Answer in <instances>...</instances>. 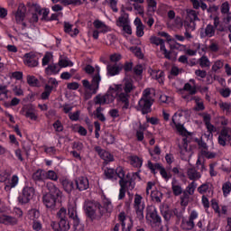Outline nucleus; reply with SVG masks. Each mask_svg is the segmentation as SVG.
I'll return each instance as SVG.
<instances>
[{"mask_svg":"<svg viewBox=\"0 0 231 231\" xmlns=\"http://www.w3.org/2000/svg\"><path fill=\"white\" fill-rule=\"evenodd\" d=\"M107 75L110 77H115V75H118L123 69L124 65L122 64H115V65H107Z\"/></svg>","mask_w":231,"mask_h":231,"instance_id":"nucleus-20","label":"nucleus"},{"mask_svg":"<svg viewBox=\"0 0 231 231\" xmlns=\"http://www.w3.org/2000/svg\"><path fill=\"white\" fill-rule=\"evenodd\" d=\"M27 83L29 86L36 88V86H39V79L35 76H27Z\"/></svg>","mask_w":231,"mask_h":231,"instance_id":"nucleus-43","label":"nucleus"},{"mask_svg":"<svg viewBox=\"0 0 231 231\" xmlns=\"http://www.w3.org/2000/svg\"><path fill=\"white\" fill-rule=\"evenodd\" d=\"M204 122L206 124V127L208 133L216 132V127L212 124H210V116H204Z\"/></svg>","mask_w":231,"mask_h":231,"instance_id":"nucleus-39","label":"nucleus"},{"mask_svg":"<svg viewBox=\"0 0 231 231\" xmlns=\"http://www.w3.org/2000/svg\"><path fill=\"white\" fill-rule=\"evenodd\" d=\"M196 143L199 145V149H202V151H208V145L207 143L203 141V139H195Z\"/></svg>","mask_w":231,"mask_h":231,"instance_id":"nucleus-51","label":"nucleus"},{"mask_svg":"<svg viewBox=\"0 0 231 231\" xmlns=\"http://www.w3.org/2000/svg\"><path fill=\"white\" fill-rule=\"evenodd\" d=\"M105 176L108 179V180H113V178H115L116 180V173L115 169H111V168H106L105 170Z\"/></svg>","mask_w":231,"mask_h":231,"instance_id":"nucleus-41","label":"nucleus"},{"mask_svg":"<svg viewBox=\"0 0 231 231\" xmlns=\"http://www.w3.org/2000/svg\"><path fill=\"white\" fill-rule=\"evenodd\" d=\"M24 57V62L26 66H29V68H35L39 65V61L37 60V58H35V54L33 52L26 53Z\"/></svg>","mask_w":231,"mask_h":231,"instance_id":"nucleus-18","label":"nucleus"},{"mask_svg":"<svg viewBox=\"0 0 231 231\" xmlns=\"http://www.w3.org/2000/svg\"><path fill=\"white\" fill-rule=\"evenodd\" d=\"M209 187V183H204L198 188V192H199V194H205L208 190Z\"/></svg>","mask_w":231,"mask_h":231,"instance_id":"nucleus-57","label":"nucleus"},{"mask_svg":"<svg viewBox=\"0 0 231 231\" xmlns=\"http://www.w3.org/2000/svg\"><path fill=\"white\" fill-rule=\"evenodd\" d=\"M24 17H26V5H24V4H20L15 13L16 23H23Z\"/></svg>","mask_w":231,"mask_h":231,"instance_id":"nucleus-19","label":"nucleus"},{"mask_svg":"<svg viewBox=\"0 0 231 231\" xmlns=\"http://www.w3.org/2000/svg\"><path fill=\"white\" fill-rule=\"evenodd\" d=\"M44 176V171L38 170L32 174V180L34 181H41L42 180V177Z\"/></svg>","mask_w":231,"mask_h":231,"instance_id":"nucleus-47","label":"nucleus"},{"mask_svg":"<svg viewBox=\"0 0 231 231\" xmlns=\"http://www.w3.org/2000/svg\"><path fill=\"white\" fill-rule=\"evenodd\" d=\"M231 140V128L224 126L220 131V134L218 136V143L225 147L226 145V142H230Z\"/></svg>","mask_w":231,"mask_h":231,"instance_id":"nucleus-12","label":"nucleus"},{"mask_svg":"<svg viewBox=\"0 0 231 231\" xmlns=\"http://www.w3.org/2000/svg\"><path fill=\"white\" fill-rule=\"evenodd\" d=\"M105 5H108V6H110L113 12L115 13L118 12V7H116V5H118V2L116 0H105Z\"/></svg>","mask_w":231,"mask_h":231,"instance_id":"nucleus-42","label":"nucleus"},{"mask_svg":"<svg viewBox=\"0 0 231 231\" xmlns=\"http://www.w3.org/2000/svg\"><path fill=\"white\" fill-rule=\"evenodd\" d=\"M59 71H60V67L57 64H51L45 69V73L47 75H57Z\"/></svg>","mask_w":231,"mask_h":231,"instance_id":"nucleus-26","label":"nucleus"},{"mask_svg":"<svg viewBox=\"0 0 231 231\" xmlns=\"http://www.w3.org/2000/svg\"><path fill=\"white\" fill-rule=\"evenodd\" d=\"M59 66L60 68H68V66H73V62L68 60H60Z\"/></svg>","mask_w":231,"mask_h":231,"instance_id":"nucleus-62","label":"nucleus"},{"mask_svg":"<svg viewBox=\"0 0 231 231\" xmlns=\"http://www.w3.org/2000/svg\"><path fill=\"white\" fill-rule=\"evenodd\" d=\"M189 199H190V194L183 190L182 195L180 196V205L182 207H187V205H189Z\"/></svg>","mask_w":231,"mask_h":231,"instance_id":"nucleus-35","label":"nucleus"},{"mask_svg":"<svg viewBox=\"0 0 231 231\" xmlns=\"http://www.w3.org/2000/svg\"><path fill=\"white\" fill-rule=\"evenodd\" d=\"M52 125L57 133H62V131H64V126L59 120H57Z\"/></svg>","mask_w":231,"mask_h":231,"instance_id":"nucleus-58","label":"nucleus"},{"mask_svg":"<svg viewBox=\"0 0 231 231\" xmlns=\"http://www.w3.org/2000/svg\"><path fill=\"white\" fill-rule=\"evenodd\" d=\"M188 177L189 180H199L201 174L196 171L194 168L188 169Z\"/></svg>","mask_w":231,"mask_h":231,"instance_id":"nucleus-31","label":"nucleus"},{"mask_svg":"<svg viewBox=\"0 0 231 231\" xmlns=\"http://www.w3.org/2000/svg\"><path fill=\"white\" fill-rule=\"evenodd\" d=\"M119 102H122V109H129V94L122 92L118 96Z\"/></svg>","mask_w":231,"mask_h":231,"instance_id":"nucleus-21","label":"nucleus"},{"mask_svg":"<svg viewBox=\"0 0 231 231\" xmlns=\"http://www.w3.org/2000/svg\"><path fill=\"white\" fill-rule=\"evenodd\" d=\"M150 42L152 44H155V46H160L162 42H163V39L158 38L156 36H152L150 38Z\"/></svg>","mask_w":231,"mask_h":231,"instance_id":"nucleus-59","label":"nucleus"},{"mask_svg":"<svg viewBox=\"0 0 231 231\" xmlns=\"http://www.w3.org/2000/svg\"><path fill=\"white\" fill-rule=\"evenodd\" d=\"M176 179H173L171 181V190L174 196H181V194L183 193V189L180 185L176 184Z\"/></svg>","mask_w":231,"mask_h":231,"instance_id":"nucleus-25","label":"nucleus"},{"mask_svg":"<svg viewBox=\"0 0 231 231\" xmlns=\"http://www.w3.org/2000/svg\"><path fill=\"white\" fill-rule=\"evenodd\" d=\"M33 196H35V189L26 186L23 188L22 194L18 197V201L22 205L30 203V200L33 199Z\"/></svg>","mask_w":231,"mask_h":231,"instance_id":"nucleus-6","label":"nucleus"},{"mask_svg":"<svg viewBox=\"0 0 231 231\" xmlns=\"http://www.w3.org/2000/svg\"><path fill=\"white\" fill-rule=\"evenodd\" d=\"M142 199H143L142 195L135 194L134 208L139 221H143V210H145V203H142Z\"/></svg>","mask_w":231,"mask_h":231,"instance_id":"nucleus-8","label":"nucleus"},{"mask_svg":"<svg viewBox=\"0 0 231 231\" xmlns=\"http://www.w3.org/2000/svg\"><path fill=\"white\" fill-rule=\"evenodd\" d=\"M94 149L96 152H97V154L100 156V158H102V160L105 162H113V160H115L113 155L108 152H106V150L102 149V147L96 146Z\"/></svg>","mask_w":231,"mask_h":231,"instance_id":"nucleus-17","label":"nucleus"},{"mask_svg":"<svg viewBox=\"0 0 231 231\" xmlns=\"http://www.w3.org/2000/svg\"><path fill=\"white\" fill-rule=\"evenodd\" d=\"M199 66H201L202 68H210V60H208V58H207V56H202L199 60Z\"/></svg>","mask_w":231,"mask_h":231,"instance_id":"nucleus-44","label":"nucleus"},{"mask_svg":"<svg viewBox=\"0 0 231 231\" xmlns=\"http://www.w3.org/2000/svg\"><path fill=\"white\" fill-rule=\"evenodd\" d=\"M214 35H216V27L212 24H208L205 29L200 30V39L214 37Z\"/></svg>","mask_w":231,"mask_h":231,"instance_id":"nucleus-15","label":"nucleus"},{"mask_svg":"<svg viewBox=\"0 0 231 231\" xmlns=\"http://www.w3.org/2000/svg\"><path fill=\"white\" fill-rule=\"evenodd\" d=\"M153 102L154 99L151 94V88L144 89L143 97L139 100L138 103V109L140 112H142V115H148V113H151V106H152Z\"/></svg>","mask_w":231,"mask_h":231,"instance_id":"nucleus-2","label":"nucleus"},{"mask_svg":"<svg viewBox=\"0 0 231 231\" xmlns=\"http://www.w3.org/2000/svg\"><path fill=\"white\" fill-rule=\"evenodd\" d=\"M19 182V178L17 177V175H14L12 177L11 181H8L5 187V190H11L12 189H14V187H15V185H17V183Z\"/></svg>","mask_w":231,"mask_h":231,"instance_id":"nucleus-29","label":"nucleus"},{"mask_svg":"<svg viewBox=\"0 0 231 231\" xmlns=\"http://www.w3.org/2000/svg\"><path fill=\"white\" fill-rule=\"evenodd\" d=\"M123 231H131L133 228V219L130 218V223L125 226V222L121 223Z\"/></svg>","mask_w":231,"mask_h":231,"instance_id":"nucleus-64","label":"nucleus"},{"mask_svg":"<svg viewBox=\"0 0 231 231\" xmlns=\"http://www.w3.org/2000/svg\"><path fill=\"white\" fill-rule=\"evenodd\" d=\"M222 190H223V194L225 197L229 195L230 191H231V182L227 181V182L224 183L222 186Z\"/></svg>","mask_w":231,"mask_h":231,"instance_id":"nucleus-49","label":"nucleus"},{"mask_svg":"<svg viewBox=\"0 0 231 231\" xmlns=\"http://www.w3.org/2000/svg\"><path fill=\"white\" fill-rule=\"evenodd\" d=\"M51 57H52L51 53L47 52L42 58V66H48V64L50 63V60H51Z\"/></svg>","mask_w":231,"mask_h":231,"instance_id":"nucleus-60","label":"nucleus"},{"mask_svg":"<svg viewBox=\"0 0 231 231\" xmlns=\"http://www.w3.org/2000/svg\"><path fill=\"white\" fill-rule=\"evenodd\" d=\"M149 217L151 219V223L153 225H162V217L158 215L156 208L152 206H148L146 208V219L149 220Z\"/></svg>","mask_w":231,"mask_h":231,"instance_id":"nucleus-9","label":"nucleus"},{"mask_svg":"<svg viewBox=\"0 0 231 231\" xmlns=\"http://www.w3.org/2000/svg\"><path fill=\"white\" fill-rule=\"evenodd\" d=\"M198 217V213L196 211H192L189 215V219L182 218L180 228L183 231H190L194 229L195 224L194 219Z\"/></svg>","mask_w":231,"mask_h":231,"instance_id":"nucleus-10","label":"nucleus"},{"mask_svg":"<svg viewBox=\"0 0 231 231\" xmlns=\"http://www.w3.org/2000/svg\"><path fill=\"white\" fill-rule=\"evenodd\" d=\"M133 71L135 75L140 76L143 73V66H142V64H138L133 69Z\"/></svg>","mask_w":231,"mask_h":231,"instance_id":"nucleus-63","label":"nucleus"},{"mask_svg":"<svg viewBox=\"0 0 231 231\" xmlns=\"http://www.w3.org/2000/svg\"><path fill=\"white\" fill-rule=\"evenodd\" d=\"M173 116H190V110H178Z\"/></svg>","mask_w":231,"mask_h":231,"instance_id":"nucleus-61","label":"nucleus"},{"mask_svg":"<svg viewBox=\"0 0 231 231\" xmlns=\"http://www.w3.org/2000/svg\"><path fill=\"white\" fill-rule=\"evenodd\" d=\"M73 25L70 24L68 22H65L64 23V32L65 33H69V35H71V37H73Z\"/></svg>","mask_w":231,"mask_h":231,"instance_id":"nucleus-56","label":"nucleus"},{"mask_svg":"<svg viewBox=\"0 0 231 231\" xmlns=\"http://www.w3.org/2000/svg\"><path fill=\"white\" fill-rule=\"evenodd\" d=\"M197 187H198V184H196L195 181H192L190 184L188 185V187L184 191L189 194V196H193L194 190H196Z\"/></svg>","mask_w":231,"mask_h":231,"instance_id":"nucleus-46","label":"nucleus"},{"mask_svg":"<svg viewBox=\"0 0 231 231\" xmlns=\"http://www.w3.org/2000/svg\"><path fill=\"white\" fill-rule=\"evenodd\" d=\"M29 11L36 12V14H39V15H42V14L44 13V9H42L41 5H39L37 4H32V5H29Z\"/></svg>","mask_w":231,"mask_h":231,"instance_id":"nucleus-38","label":"nucleus"},{"mask_svg":"<svg viewBox=\"0 0 231 231\" xmlns=\"http://www.w3.org/2000/svg\"><path fill=\"white\" fill-rule=\"evenodd\" d=\"M100 80H101V78L97 74L93 76L91 83H89V80L88 79H83L82 84L86 89L92 91L93 95H97V91H98V86L100 84Z\"/></svg>","mask_w":231,"mask_h":231,"instance_id":"nucleus-7","label":"nucleus"},{"mask_svg":"<svg viewBox=\"0 0 231 231\" xmlns=\"http://www.w3.org/2000/svg\"><path fill=\"white\" fill-rule=\"evenodd\" d=\"M163 196V194L161 191L153 190L151 193V198L152 201H156V203H162L161 198Z\"/></svg>","mask_w":231,"mask_h":231,"instance_id":"nucleus-36","label":"nucleus"},{"mask_svg":"<svg viewBox=\"0 0 231 231\" xmlns=\"http://www.w3.org/2000/svg\"><path fill=\"white\" fill-rule=\"evenodd\" d=\"M103 140L106 142V143H107V145L115 143V136L109 133H106L103 135Z\"/></svg>","mask_w":231,"mask_h":231,"instance_id":"nucleus-40","label":"nucleus"},{"mask_svg":"<svg viewBox=\"0 0 231 231\" xmlns=\"http://www.w3.org/2000/svg\"><path fill=\"white\" fill-rule=\"evenodd\" d=\"M43 205H45L46 208L50 210H55V207H57V201H60L58 199L51 197L48 194L43 195L42 197Z\"/></svg>","mask_w":231,"mask_h":231,"instance_id":"nucleus-14","label":"nucleus"},{"mask_svg":"<svg viewBox=\"0 0 231 231\" xmlns=\"http://www.w3.org/2000/svg\"><path fill=\"white\" fill-rule=\"evenodd\" d=\"M120 185V189H119V199H124L125 198V192L127 190V182H121L119 183Z\"/></svg>","mask_w":231,"mask_h":231,"instance_id":"nucleus-37","label":"nucleus"},{"mask_svg":"<svg viewBox=\"0 0 231 231\" xmlns=\"http://www.w3.org/2000/svg\"><path fill=\"white\" fill-rule=\"evenodd\" d=\"M23 115H25V116H35V109L32 106H26L23 108Z\"/></svg>","mask_w":231,"mask_h":231,"instance_id":"nucleus-50","label":"nucleus"},{"mask_svg":"<svg viewBox=\"0 0 231 231\" xmlns=\"http://www.w3.org/2000/svg\"><path fill=\"white\" fill-rule=\"evenodd\" d=\"M185 21H191L196 23V21H199V17H198V12L192 9H188L186 11Z\"/></svg>","mask_w":231,"mask_h":231,"instance_id":"nucleus-23","label":"nucleus"},{"mask_svg":"<svg viewBox=\"0 0 231 231\" xmlns=\"http://www.w3.org/2000/svg\"><path fill=\"white\" fill-rule=\"evenodd\" d=\"M62 187L64 190L67 191L68 194H70V192L75 189V186L73 184V181L69 180H62Z\"/></svg>","mask_w":231,"mask_h":231,"instance_id":"nucleus-28","label":"nucleus"},{"mask_svg":"<svg viewBox=\"0 0 231 231\" xmlns=\"http://www.w3.org/2000/svg\"><path fill=\"white\" fill-rule=\"evenodd\" d=\"M125 93H131L133 89H134V85H133V79H125Z\"/></svg>","mask_w":231,"mask_h":231,"instance_id":"nucleus-30","label":"nucleus"},{"mask_svg":"<svg viewBox=\"0 0 231 231\" xmlns=\"http://www.w3.org/2000/svg\"><path fill=\"white\" fill-rule=\"evenodd\" d=\"M148 169H150L152 174H156V170L160 171L161 176L164 180H170V178L172 177V175H168L167 171L162 164L160 163H155L153 164L151 161L148 162Z\"/></svg>","mask_w":231,"mask_h":231,"instance_id":"nucleus-11","label":"nucleus"},{"mask_svg":"<svg viewBox=\"0 0 231 231\" xmlns=\"http://www.w3.org/2000/svg\"><path fill=\"white\" fill-rule=\"evenodd\" d=\"M202 156H205V158H208V160H212L216 158V153L212 152H208V150H201Z\"/></svg>","mask_w":231,"mask_h":231,"instance_id":"nucleus-53","label":"nucleus"},{"mask_svg":"<svg viewBox=\"0 0 231 231\" xmlns=\"http://www.w3.org/2000/svg\"><path fill=\"white\" fill-rule=\"evenodd\" d=\"M183 26L186 30V32H194L196 30V22L184 20Z\"/></svg>","mask_w":231,"mask_h":231,"instance_id":"nucleus-34","label":"nucleus"},{"mask_svg":"<svg viewBox=\"0 0 231 231\" xmlns=\"http://www.w3.org/2000/svg\"><path fill=\"white\" fill-rule=\"evenodd\" d=\"M116 97H118V86L115 88L110 87L105 95L98 94L96 96L94 102L96 105L105 106V104H112V102H115V98H116Z\"/></svg>","mask_w":231,"mask_h":231,"instance_id":"nucleus-1","label":"nucleus"},{"mask_svg":"<svg viewBox=\"0 0 231 231\" xmlns=\"http://www.w3.org/2000/svg\"><path fill=\"white\" fill-rule=\"evenodd\" d=\"M0 223L4 225H17V218L6 215L0 216Z\"/></svg>","mask_w":231,"mask_h":231,"instance_id":"nucleus-22","label":"nucleus"},{"mask_svg":"<svg viewBox=\"0 0 231 231\" xmlns=\"http://www.w3.org/2000/svg\"><path fill=\"white\" fill-rule=\"evenodd\" d=\"M75 183H76V188L79 191L88 190V189H89V180H88V178L79 177L75 180Z\"/></svg>","mask_w":231,"mask_h":231,"instance_id":"nucleus-16","label":"nucleus"},{"mask_svg":"<svg viewBox=\"0 0 231 231\" xmlns=\"http://www.w3.org/2000/svg\"><path fill=\"white\" fill-rule=\"evenodd\" d=\"M163 71L162 70H152V79H155V80H158L159 84H163Z\"/></svg>","mask_w":231,"mask_h":231,"instance_id":"nucleus-32","label":"nucleus"},{"mask_svg":"<svg viewBox=\"0 0 231 231\" xmlns=\"http://www.w3.org/2000/svg\"><path fill=\"white\" fill-rule=\"evenodd\" d=\"M51 91H53V87L50 85H45L44 91L42 93V99L48 100L50 98V95H51Z\"/></svg>","mask_w":231,"mask_h":231,"instance_id":"nucleus-33","label":"nucleus"},{"mask_svg":"<svg viewBox=\"0 0 231 231\" xmlns=\"http://www.w3.org/2000/svg\"><path fill=\"white\" fill-rule=\"evenodd\" d=\"M69 219H72L73 222V231H84V225L80 223V218L77 214V207L69 206L68 208Z\"/></svg>","mask_w":231,"mask_h":231,"instance_id":"nucleus-4","label":"nucleus"},{"mask_svg":"<svg viewBox=\"0 0 231 231\" xmlns=\"http://www.w3.org/2000/svg\"><path fill=\"white\" fill-rule=\"evenodd\" d=\"M142 163H143V161H142L138 156L132 157L131 165L134 167H142Z\"/></svg>","mask_w":231,"mask_h":231,"instance_id":"nucleus-48","label":"nucleus"},{"mask_svg":"<svg viewBox=\"0 0 231 231\" xmlns=\"http://www.w3.org/2000/svg\"><path fill=\"white\" fill-rule=\"evenodd\" d=\"M46 187L49 190V192L46 193L48 196L60 200V199L62 198V191H60V189H59L57 186H55V184H53L52 182H48Z\"/></svg>","mask_w":231,"mask_h":231,"instance_id":"nucleus-13","label":"nucleus"},{"mask_svg":"<svg viewBox=\"0 0 231 231\" xmlns=\"http://www.w3.org/2000/svg\"><path fill=\"white\" fill-rule=\"evenodd\" d=\"M97 210H98L100 214V217L106 214V208L102 207L100 203L98 202H88L86 205V214L88 217L90 219H96L97 218Z\"/></svg>","mask_w":231,"mask_h":231,"instance_id":"nucleus-3","label":"nucleus"},{"mask_svg":"<svg viewBox=\"0 0 231 231\" xmlns=\"http://www.w3.org/2000/svg\"><path fill=\"white\" fill-rule=\"evenodd\" d=\"M129 24V14L124 13L120 15V17L116 20V26L122 28V26Z\"/></svg>","mask_w":231,"mask_h":231,"instance_id":"nucleus-24","label":"nucleus"},{"mask_svg":"<svg viewBox=\"0 0 231 231\" xmlns=\"http://www.w3.org/2000/svg\"><path fill=\"white\" fill-rule=\"evenodd\" d=\"M183 89L184 91H189V95H196V93H198L196 88H192V85H190L189 83H186Z\"/></svg>","mask_w":231,"mask_h":231,"instance_id":"nucleus-54","label":"nucleus"},{"mask_svg":"<svg viewBox=\"0 0 231 231\" xmlns=\"http://www.w3.org/2000/svg\"><path fill=\"white\" fill-rule=\"evenodd\" d=\"M57 216L60 219L59 225L61 231H68L69 228H71V226H69V220H68V212L66 211V208H61L58 213Z\"/></svg>","mask_w":231,"mask_h":231,"instance_id":"nucleus-5","label":"nucleus"},{"mask_svg":"<svg viewBox=\"0 0 231 231\" xmlns=\"http://www.w3.org/2000/svg\"><path fill=\"white\" fill-rule=\"evenodd\" d=\"M148 12L154 14L156 12V0H147Z\"/></svg>","mask_w":231,"mask_h":231,"instance_id":"nucleus-52","label":"nucleus"},{"mask_svg":"<svg viewBox=\"0 0 231 231\" xmlns=\"http://www.w3.org/2000/svg\"><path fill=\"white\" fill-rule=\"evenodd\" d=\"M116 176L120 179L119 183H127V180L125 179V172L124 171V168L121 166L116 169Z\"/></svg>","mask_w":231,"mask_h":231,"instance_id":"nucleus-27","label":"nucleus"},{"mask_svg":"<svg viewBox=\"0 0 231 231\" xmlns=\"http://www.w3.org/2000/svg\"><path fill=\"white\" fill-rule=\"evenodd\" d=\"M223 66H224L223 61H222L221 60H217V61L213 64L211 69H212V71H214V72L216 73V71L221 69V68H223Z\"/></svg>","mask_w":231,"mask_h":231,"instance_id":"nucleus-55","label":"nucleus"},{"mask_svg":"<svg viewBox=\"0 0 231 231\" xmlns=\"http://www.w3.org/2000/svg\"><path fill=\"white\" fill-rule=\"evenodd\" d=\"M162 215L164 217L165 221H171V218L174 217V211L168 209L165 211H162Z\"/></svg>","mask_w":231,"mask_h":231,"instance_id":"nucleus-45","label":"nucleus"}]
</instances>
